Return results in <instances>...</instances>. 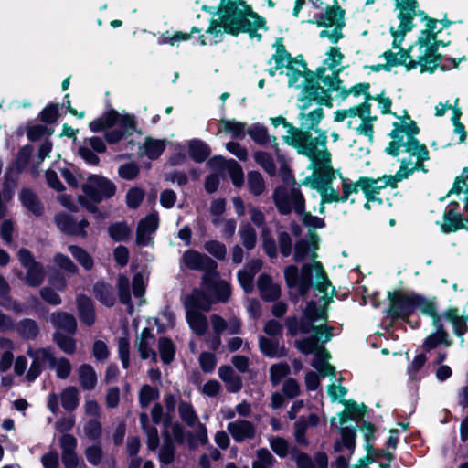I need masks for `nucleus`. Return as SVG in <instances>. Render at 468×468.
<instances>
[{
    "mask_svg": "<svg viewBox=\"0 0 468 468\" xmlns=\"http://www.w3.org/2000/svg\"><path fill=\"white\" fill-rule=\"evenodd\" d=\"M418 148H407L408 150H417ZM428 159L427 148H420L419 152L409 151V157L401 160V165L394 176H383L378 178L367 176L360 177L355 183H348L347 180L341 176L343 184L342 202H346L349 196L357 193L361 189L368 201H378L379 204L382 200L378 197L379 191L387 186L392 188L397 187L398 183L407 178L415 170L422 169V162Z\"/></svg>",
    "mask_w": 468,
    "mask_h": 468,
    "instance_id": "obj_1",
    "label": "nucleus"
},
{
    "mask_svg": "<svg viewBox=\"0 0 468 468\" xmlns=\"http://www.w3.org/2000/svg\"><path fill=\"white\" fill-rule=\"evenodd\" d=\"M344 55L338 48L332 47L326 52V58L323 65L317 69L316 77L318 85H311L304 88L302 97L300 109L307 110L313 102L318 105H326L331 107L330 91L340 90L341 80L339 73L342 70V61Z\"/></svg>",
    "mask_w": 468,
    "mask_h": 468,
    "instance_id": "obj_2",
    "label": "nucleus"
},
{
    "mask_svg": "<svg viewBox=\"0 0 468 468\" xmlns=\"http://www.w3.org/2000/svg\"><path fill=\"white\" fill-rule=\"evenodd\" d=\"M300 154L305 155L310 160L308 168L312 169L301 185L310 186L317 190L321 195L319 212H324V204L331 202H342V196L332 187V182L335 179L336 170L331 164V154L327 148H298Z\"/></svg>",
    "mask_w": 468,
    "mask_h": 468,
    "instance_id": "obj_3",
    "label": "nucleus"
},
{
    "mask_svg": "<svg viewBox=\"0 0 468 468\" xmlns=\"http://www.w3.org/2000/svg\"><path fill=\"white\" fill-rule=\"evenodd\" d=\"M93 132L108 129L105 138L108 144H113L127 139L128 144L138 146H163L164 142L144 136L142 132L136 129V121L133 115H121L115 110H110L100 118L90 123Z\"/></svg>",
    "mask_w": 468,
    "mask_h": 468,
    "instance_id": "obj_4",
    "label": "nucleus"
},
{
    "mask_svg": "<svg viewBox=\"0 0 468 468\" xmlns=\"http://www.w3.org/2000/svg\"><path fill=\"white\" fill-rule=\"evenodd\" d=\"M265 20L254 13L244 1L229 2L222 10L219 20H213L207 33L218 36L223 32L237 35L247 32L250 37L261 28H265Z\"/></svg>",
    "mask_w": 468,
    "mask_h": 468,
    "instance_id": "obj_5",
    "label": "nucleus"
},
{
    "mask_svg": "<svg viewBox=\"0 0 468 468\" xmlns=\"http://www.w3.org/2000/svg\"><path fill=\"white\" fill-rule=\"evenodd\" d=\"M322 326V334L314 333L311 336L296 340L295 346L304 355H314L312 366L319 371L322 377H334L335 369L328 362L331 356L330 353L320 344V341L324 343L331 340L333 328L327 326L326 323L323 324Z\"/></svg>",
    "mask_w": 468,
    "mask_h": 468,
    "instance_id": "obj_6",
    "label": "nucleus"
},
{
    "mask_svg": "<svg viewBox=\"0 0 468 468\" xmlns=\"http://www.w3.org/2000/svg\"><path fill=\"white\" fill-rule=\"evenodd\" d=\"M272 198L281 214L288 215L293 209L302 215L303 222L309 228V231L315 232L316 229L324 226V219L304 212L305 201L299 188L293 187L288 191L284 186H279L274 190Z\"/></svg>",
    "mask_w": 468,
    "mask_h": 468,
    "instance_id": "obj_7",
    "label": "nucleus"
},
{
    "mask_svg": "<svg viewBox=\"0 0 468 468\" xmlns=\"http://www.w3.org/2000/svg\"><path fill=\"white\" fill-rule=\"evenodd\" d=\"M319 237L318 235L310 230L309 231V242L305 240H300L295 244L294 247V261H302L308 255H311L312 264L310 267L314 270L315 281L314 288L320 292L324 293V298H327L329 295L334 296L335 288L332 286L321 262L315 259L317 257L316 250L318 249Z\"/></svg>",
    "mask_w": 468,
    "mask_h": 468,
    "instance_id": "obj_8",
    "label": "nucleus"
},
{
    "mask_svg": "<svg viewBox=\"0 0 468 468\" xmlns=\"http://www.w3.org/2000/svg\"><path fill=\"white\" fill-rule=\"evenodd\" d=\"M332 298L333 296L329 295L324 299L323 295L322 300L324 303L320 306L314 301L309 302L300 321L295 317L288 318L286 320L288 333L292 336L298 333L308 334L313 332L322 334V324L327 322L326 304Z\"/></svg>",
    "mask_w": 468,
    "mask_h": 468,
    "instance_id": "obj_9",
    "label": "nucleus"
},
{
    "mask_svg": "<svg viewBox=\"0 0 468 468\" xmlns=\"http://www.w3.org/2000/svg\"><path fill=\"white\" fill-rule=\"evenodd\" d=\"M427 37V35L420 33L417 42L408 49V70L420 67L421 72L433 71L439 66L441 55L438 54V42L428 41Z\"/></svg>",
    "mask_w": 468,
    "mask_h": 468,
    "instance_id": "obj_10",
    "label": "nucleus"
},
{
    "mask_svg": "<svg viewBox=\"0 0 468 468\" xmlns=\"http://www.w3.org/2000/svg\"><path fill=\"white\" fill-rule=\"evenodd\" d=\"M82 190L85 196H79V202L90 212L95 213L97 207L94 203L112 197L115 194L116 186L105 177L92 176L82 186Z\"/></svg>",
    "mask_w": 468,
    "mask_h": 468,
    "instance_id": "obj_11",
    "label": "nucleus"
},
{
    "mask_svg": "<svg viewBox=\"0 0 468 468\" xmlns=\"http://www.w3.org/2000/svg\"><path fill=\"white\" fill-rule=\"evenodd\" d=\"M395 9L399 11L397 18L399 24L390 27L391 36L394 37V47L403 42L406 34L413 28V19L419 11L418 0H393Z\"/></svg>",
    "mask_w": 468,
    "mask_h": 468,
    "instance_id": "obj_12",
    "label": "nucleus"
},
{
    "mask_svg": "<svg viewBox=\"0 0 468 468\" xmlns=\"http://www.w3.org/2000/svg\"><path fill=\"white\" fill-rule=\"evenodd\" d=\"M303 21L324 26L325 28L320 32L319 36L322 38L327 37L331 43H337L344 37L342 29L345 27V11L341 7L332 8L327 13Z\"/></svg>",
    "mask_w": 468,
    "mask_h": 468,
    "instance_id": "obj_13",
    "label": "nucleus"
},
{
    "mask_svg": "<svg viewBox=\"0 0 468 468\" xmlns=\"http://www.w3.org/2000/svg\"><path fill=\"white\" fill-rule=\"evenodd\" d=\"M420 129L410 116L401 119L399 122H394V129L390 135L393 141L389 146H420L416 138Z\"/></svg>",
    "mask_w": 468,
    "mask_h": 468,
    "instance_id": "obj_14",
    "label": "nucleus"
},
{
    "mask_svg": "<svg viewBox=\"0 0 468 468\" xmlns=\"http://www.w3.org/2000/svg\"><path fill=\"white\" fill-rule=\"evenodd\" d=\"M18 259L21 265L26 269L25 282L31 287H38L45 280V270L41 263L35 261L32 253L21 249L18 251Z\"/></svg>",
    "mask_w": 468,
    "mask_h": 468,
    "instance_id": "obj_15",
    "label": "nucleus"
},
{
    "mask_svg": "<svg viewBox=\"0 0 468 468\" xmlns=\"http://www.w3.org/2000/svg\"><path fill=\"white\" fill-rule=\"evenodd\" d=\"M201 284L213 300V303H226L230 297V286L226 281L218 278L217 269L214 273L203 274Z\"/></svg>",
    "mask_w": 468,
    "mask_h": 468,
    "instance_id": "obj_16",
    "label": "nucleus"
},
{
    "mask_svg": "<svg viewBox=\"0 0 468 468\" xmlns=\"http://www.w3.org/2000/svg\"><path fill=\"white\" fill-rule=\"evenodd\" d=\"M27 355L31 358L32 362L26 374V378L29 382H33L42 372L46 363L51 366L54 362V356L49 348H34L28 346Z\"/></svg>",
    "mask_w": 468,
    "mask_h": 468,
    "instance_id": "obj_17",
    "label": "nucleus"
},
{
    "mask_svg": "<svg viewBox=\"0 0 468 468\" xmlns=\"http://www.w3.org/2000/svg\"><path fill=\"white\" fill-rule=\"evenodd\" d=\"M286 75L288 76V83L291 87H303V90H304L307 86L318 85L317 80H314L309 78L311 72L307 70L306 64L297 58H292L290 64H286Z\"/></svg>",
    "mask_w": 468,
    "mask_h": 468,
    "instance_id": "obj_18",
    "label": "nucleus"
},
{
    "mask_svg": "<svg viewBox=\"0 0 468 468\" xmlns=\"http://www.w3.org/2000/svg\"><path fill=\"white\" fill-rule=\"evenodd\" d=\"M181 262L189 270L200 271L204 274L214 273L218 268L217 262L206 254L196 250H186L181 259Z\"/></svg>",
    "mask_w": 468,
    "mask_h": 468,
    "instance_id": "obj_19",
    "label": "nucleus"
},
{
    "mask_svg": "<svg viewBox=\"0 0 468 468\" xmlns=\"http://www.w3.org/2000/svg\"><path fill=\"white\" fill-rule=\"evenodd\" d=\"M271 122L274 127L282 125L286 129L285 134L282 135L284 144L291 146H306V143L310 137L307 132L294 127L282 116L271 118Z\"/></svg>",
    "mask_w": 468,
    "mask_h": 468,
    "instance_id": "obj_20",
    "label": "nucleus"
},
{
    "mask_svg": "<svg viewBox=\"0 0 468 468\" xmlns=\"http://www.w3.org/2000/svg\"><path fill=\"white\" fill-rule=\"evenodd\" d=\"M227 431L238 443L253 440L257 434L256 425L242 419L229 422Z\"/></svg>",
    "mask_w": 468,
    "mask_h": 468,
    "instance_id": "obj_21",
    "label": "nucleus"
},
{
    "mask_svg": "<svg viewBox=\"0 0 468 468\" xmlns=\"http://www.w3.org/2000/svg\"><path fill=\"white\" fill-rule=\"evenodd\" d=\"M55 223L66 234L80 236L82 238L87 236L85 228L89 226V222L86 219L76 221L70 215L61 213L55 217Z\"/></svg>",
    "mask_w": 468,
    "mask_h": 468,
    "instance_id": "obj_22",
    "label": "nucleus"
},
{
    "mask_svg": "<svg viewBox=\"0 0 468 468\" xmlns=\"http://www.w3.org/2000/svg\"><path fill=\"white\" fill-rule=\"evenodd\" d=\"M388 298L390 302L388 313L393 317L407 316L412 312L414 306L412 297L399 292H388Z\"/></svg>",
    "mask_w": 468,
    "mask_h": 468,
    "instance_id": "obj_23",
    "label": "nucleus"
},
{
    "mask_svg": "<svg viewBox=\"0 0 468 468\" xmlns=\"http://www.w3.org/2000/svg\"><path fill=\"white\" fill-rule=\"evenodd\" d=\"M158 215L151 213L139 221L136 232V243L139 246H146L152 242V234L158 227Z\"/></svg>",
    "mask_w": 468,
    "mask_h": 468,
    "instance_id": "obj_24",
    "label": "nucleus"
},
{
    "mask_svg": "<svg viewBox=\"0 0 468 468\" xmlns=\"http://www.w3.org/2000/svg\"><path fill=\"white\" fill-rule=\"evenodd\" d=\"M155 337L149 328L143 329L136 336L135 346L142 359L151 358L153 362L157 361V354L153 349Z\"/></svg>",
    "mask_w": 468,
    "mask_h": 468,
    "instance_id": "obj_25",
    "label": "nucleus"
},
{
    "mask_svg": "<svg viewBox=\"0 0 468 468\" xmlns=\"http://www.w3.org/2000/svg\"><path fill=\"white\" fill-rule=\"evenodd\" d=\"M184 304L186 310L207 312L213 304V300H211V297L204 288L195 289L190 294L186 296Z\"/></svg>",
    "mask_w": 468,
    "mask_h": 468,
    "instance_id": "obj_26",
    "label": "nucleus"
},
{
    "mask_svg": "<svg viewBox=\"0 0 468 468\" xmlns=\"http://www.w3.org/2000/svg\"><path fill=\"white\" fill-rule=\"evenodd\" d=\"M208 165L214 168H226L236 186L243 184V172L240 165L234 160L225 161L219 156L214 157L208 161Z\"/></svg>",
    "mask_w": 468,
    "mask_h": 468,
    "instance_id": "obj_27",
    "label": "nucleus"
},
{
    "mask_svg": "<svg viewBox=\"0 0 468 468\" xmlns=\"http://www.w3.org/2000/svg\"><path fill=\"white\" fill-rule=\"evenodd\" d=\"M258 288L261 296L263 300L268 302L275 301L280 297V286L274 283L271 278L267 274H261L258 278Z\"/></svg>",
    "mask_w": 468,
    "mask_h": 468,
    "instance_id": "obj_28",
    "label": "nucleus"
},
{
    "mask_svg": "<svg viewBox=\"0 0 468 468\" xmlns=\"http://www.w3.org/2000/svg\"><path fill=\"white\" fill-rule=\"evenodd\" d=\"M254 143L265 146H278L277 138L269 134L265 126L261 123H254L247 130Z\"/></svg>",
    "mask_w": 468,
    "mask_h": 468,
    "instance_id": "obj_29",
    "label": "nucleus"
},
{
    "mask_svg": "<svg viewBox=\"0 0 468 468\" xmlns=\"http://www.w3.org/2000/svg\"><path fill=\"white\" fill-rule=\"evenodd\" d=\"M77 307L81 322L88 326H91L95 323L96 318L91 299L83 294L79 295L77 297Z\"/></svg>",
    "mask_w": 468,
    "mask_h": 468,
    "instance_id": "obj_30",
    "label": "nucleus"
},
{
    "mask_svg": "<svg viewBox=\"0 0 468 468\" xmlns=\"http://www.w3.org/2000/svg\"><path fill=\"white\" fill-rule=\"evenodd\" d=\"M392 48L398 49V51L388 50L384 52L382 57L386 61V65L382 68L389 69L391 67L404 65L407 68V64L410 60L409 51L401 48V43L399 47H394V41L392 42Z\"/></svg>",
    "mask_w": 468,
    "mask_h": 468,
    "instance_id": "obj_31",
    "label": "nucleus"
},
{
    "mask_svg": "<svg viewBox=\"0 0 468 468\" xmlns=\"http://www.w3.org/2000/svg\"><path fill=\"white\" fill-rule=\"evenodd\" d=\"M79 382L83 390H93L98 383V376L90 364H82L77 370Z\"/></svg>",
    "mask_w": 468,
    "mask_h": 468,
    "instance_id": "obj_32",
    "label": "nucleus"
},
{
    "mask_svg": "<svg viewBox=\"0 0 468 468\" xmlns=\"http://www.w3.org/2000/svg\"><path fill=\"white\" fill-rule=\"evenodd\" d=\"M341 403L346 406L345 410L339 413L340 424L344 425L348 420H355L362 418L367 413V406L364 404L358 405L356 401L341 399Z\"/></svg>",
    "mask_w": 468,
    "mask_h": 468,
    "instance_id": "obj_33",
    "label": "nucleus"
},
{
    "mask_svg": "<svg viewBox=\"0 0 468 468\" xmlns=\"http://www.w3.org/2000/svg\"><path fill=\"white\" fill-rule=\"evenodd\" d=\"M434 331L431 332L423 343V348L427 351L435 348L439 344L450 346L452 342L449 335L444 330L442 324L433 325Z\"/></svg>",
    "mask_w": 468,
    "mask_h": 468,
    "instance_id": "obj_34",
    "label": "nucleus"
},
{
    "mask_svg": "<svg viewBox=\"0 0 468 468\" xmlns=\"http://www.w3.org/2000/svg\"><path fill=\"white\" fill-rule=\"evenodd\" d=\"M218 376L229 392H238L241 388V378L230 366H221L218 368Z\"/></svg>",
    "mask_w": 468,
    "mask_h": 468,
    "instance_id": "obj_35",
    "label": "nucleus"
},
{
    "mask_svg": "<svg viewBox=\"0 0 468 468\" xmlns=\"http://www.w3.org/2000/svg\"><path fill=\"white\" fill-rule=\"evenodd\" d=\"M50 322L58 328L69 334H74L77 329L75 317L67 312H56L50 315Z\"/></svg>",
    "mask_w": 468,
    "mask_h": 468,
    "instance_id": "obj_36",
    "label": "nucleus"
},
{
    "mask_svg": "<svg viewBox=\"0 0 468 468\" xmlns=\"http://www.w3.org/2000/svg\"><path fill=\"white\" fill-rule=\"evenodd\" d=\"M370 115V104L367 101L359 106L351 107L347 110H341L335 112V121L343 122L347 118L359 117L361 120Z\"/></svg>",
    "mask_w": 468,
    "mask_h": 468,
    "instance_id": "obj_37",
    "label": "nucleus"
},
{
    "mask_svg": "<svg viewBox=\"0 0 468 468\" xmlns=\"http://www.w3.org/2000/svg\"><path fill=\"white\" fill-rule=\"evenodd\" d=\"M292 59V58L283 46L278 47L275 54L269 60L271 67L268 72L270 76L273 77L278 70H282L284 67L286 68V64H290Z\"/></svg>",
    "mask_w": 468,
    "mask_h": 468,
    "instance_id": "obj_38",
    "label": "nucleus"
},
{
    "mask_svg": "<svg viewBox=\"0 0 468 468\" xmlns=\"http://www.w3.org/2000/svg\"><path fill=\"white\" fill-rule=\"evenodd\" d=\"M261 351L270 357H282L286 356L283 346H280L278 339L261 336L259 340Z\"/></svg>",
    "mask_w": 468,
    "mask_h": 468,
    "instance_id": "obj_39",
    "label": "nucleus"
},
{
    "mask_svg": "<svg viewBox=\"0 0 468 468\" xmlns=\"http://www.w3.org/2000/svg\"><path fill=\"white\" fill-rule=\"evenodd\" d=\"M95 298L102 304L111 307L115 303V295L112 287L104 282H98L93 286Z\"/></svg>",
    "mask_w": 468,
    "mask_h": 468,
    "instance_id": "obj_40",
    "label": "nucleus"
},
{
    "mask_svg": "<svg viewBox=\"0 0 468 468\" xmlns=\"http://www.w3.org/2000/svg\"><path fill=\"white\" fill-rule=\"evenodd\" d=\"M186 320L190 328L197 335H203L208 328L207 317L197 310H186Z\"/></svg>",
    "mask_w": 468,
    "mask_h": 468,
    "instance_id": "obj_41",
    "label": "nucleus"
},
{
    "mask_svg": "<svg viewBox=\"0 0 468 468\" xmlns=\"http://www.w3.org/2000/svg\"><path fill=\"white\" fill-rule=\"evenodd\" d=\"M17 334L27 340H34L39 334V327L33 319L25 318L15 324Z\"/></svg>",
    "mask_w": 468,
    "mask_h": 468,
    "instance_id": "obj_42",
    "label": "nucleus"
},
{
    "mask_svg": "<svg viewBox=\"0 0 468 468\" xmlns=\"http://www.w3.org/2000/svg\"><path fill=\"white\" fill-rule=\"evenodd\" d=\"M59 399L62 407L67 411L71 412L75 410L80 401L78 388L73 386L65 388L59 395Z\"/></svg>",
    "mask_w": 468,
    "mask_h": 468,
    "instance_id": "obj_43",
    "label": "nucleus"
},
{
    "mask_svg": "<svg viewBox=\"0 0 468 468\" xmlns=\"http://www.w3.org/2000/svg\"><path fill=\"white\" fill-rule=\"evenodd\" d=\"M20 199L23 205L36 216H40L44 211V207L39 201L37 196L30 189H23L20 194Z\"/></svg>",
    "mask_w": 468,
    "mask_h": 468,
    "instance_id": "obj_44",
    "label": "nucleus"
},
{
    "mask_svg": "<svg viewBox=\"0 0 468 468\" xmlns=\"http://www.w3.org/2000/svg\"><path fill=\"white\" fill-rule=\"evenodd\" d=\"M175 459V445L168 432L164 433V441L159 452V460L164 464H170Z\"/></svg>",
    "mask_w": 468,
    "mask_h": 468,
    "instance_id": "obj_45",
    "label": "nucleus"
},
{
    "mask_svg": "<svg viewBox=\"0 0 468 468\" xmlns=\"http://www.w3.org/2000/svg\"><path fill=\"white\" fill-rule=\"evenodd\" d=\"M179 416L181 420L189 427L194 428L198 423L199 419L193 406L186 401H180L178 406Z\"/></svg>",
    "mask_w": 468,
    "mask_h": 468,
    "instance_id": "obj_46",
    "label": "nucleus"
},
{
    "mask_svg": "<svg viewBox=\"0 0 468 468\" xmlns=\"http://www.w3.org/2000/svg\"><path fill=\"white\" fill-rule=\"evenodd\" d=\"M463 227L462 217L453 209L444 213L441 229L444 232H452Z\"/></svg>",
    "mask_w": 468,
    "mask_h": 468,
    "instance_id": "obj_47",
    "label": "nucleus"
},
{
    "mask_svg": "<svg viewBox=\"0 0 468 468\" xmlns=\"http://www.w3.org/2000/svg\"><path fill=\"white\" fill-rule=\"evenodd\" d=\"M276 460L271 452L266 448L257 450L255 459L252 462V468H271Z\"/></svg>",
    "mask_w": 468,
    "mask_h": 468,
    "instance_id": "obj_48",
    "label": "nucleus"
},
{
    "mask_svg": "<svg viewBox=\"0 0 468 468\" xmlns=\"http://www.w3.org/2000/svg\"><path fill=\"white\" fill-rule=\"evenodd\" d=\"M53 133L52 129L43 124H35L28 126L27 129V136L32 143L40 142L50 136Z\"/></svg>",
    "mask_w": 468,
    "mask_h": 468,
    "instance_id": "obj_49",
    "label": "nucleus"
},
{
    "mask_svg": "<svg viewBox=\"0 0 468 468\" xmlns=\"http://www.w3.org/2000/svg\"><path fill=\"white\" fill-rule=\"evenodd\" d=\"M158 349L162 361L165 364H170L174 360L175 346L173 342L167 337H161L158 340Z\"/></svg>",
    "mask_w": 468,
    "mask_h": 468,
    "instance_id": "obj_50",
    "label": "nucleus"
},
{
    "mask_svg": "<svg viewBox=\"0 0 468 468\" xmlns=\"http://www.w3.org/2000/svg\"><path fill=\"white\" fill-rule=\"evenodd\" d=\"M248 187L255 196H260L264 192L265 183L259 172L252 171L248 174Z\"/></svg>",
    "mask_w": 468,
    "mask_h": 468,
    "instance_id": "obj_51",
    "label": "nucleus"
},
{
    "mask_svg": "<svg viewBox=\"0 0 468 468\" xmlns=\"http://www.w3.org/2000/svg\"><path fill=\"white\" fill-rule=\"evenodd\" d=\"M239 235L242 244L247 250H252L256 245L257 235L255 229L250 224L240 226Z\"/></svg>",
    "mask_w": 468,
    "mask_h": 468,
    "instance_id": "obj_52",
    "label": "nucleus"
},
{
    "mask_svg": "<svg viewBox=\"0 0 468 468\" xmlns=\"http://www.w3.org/2000/svg\"><path fill=\"white\" fill-rule=\"evenodd\" d=\"M69 250L72 254V256L76 259V261L83 266L86 270H90L93 267V260L90 255L84 250L82 248L70 245L69 246Z\"/></svg>",
    "mask_w": 468,
    "mask_h": 468,
    "instance_id": "obj_53",
    "label": "nucleus"
},
{
    "mask_svg": "<svg viewBox=\"0 0 468 468\" xmlns=\"http://www.w3.org/2000/svg\"><path fill=\"white\" fill-rule=\"evenodd\" d=\"M109 235L115 241L125 240L131 234V229L125 222H116L108 229Z\"/></svg>",
    "mask_w": 468,
    "mask_h": 468,
    "instance_id": "obj_54",
    "label": "nucleus"
},
{
    "mask_svg": "<svg viewBox=\"0 0 468 468\" xmlns=\"http://www.w3.org/2000/svg\"><path fill=\"white\" fill-rule=\"evenodd\" d=\"M314 270L310 267L309 264H304L301 270V278L297 283L298 291L301 295L304 296L308 290L310 289L312 283V272Z\"/></svg>",
    "mask_w": 468,
    "mask_h": 468,
    "instance_id": "obj_55",
    "label": "nucleus"
},
{
    "mask_svg": "<svg viewBox=\"0 0 468 468\" xmlns=\"http://www.w3.org/2000/svg\"><path fill=\"white\" fill-rule=\"evenodd\" d=\"M54 341L66 354H73L76 350L75 340L62 333L57 332L53 335Z\"/></svg>",
    "mask_w": 468,
    "mask_h": 468,
    "instance_id": "obj_56",
    "label": "nucleus"
},
{
    "mask_svg": "<svg viewBox=\"0 0 468 468\" xmlns=\"http://www.w3.org/2000/svg\"><path fill=\"white\" fill-rule=\"evenodd\" d=\"M290 367L286 363L272 365L270 368V379L273 386H277L282 378L289 375Z\"/></svg>",
    "mask_w": 468,
    "mask_h": 468,
    "instance_id": "obj_57",
    "label": "nucleus"
},
{
    "mask_svg": "<svg viewBox=\"0 0 468 468\" xmlns=\"http://www.w3.org/2000/svg\"><path fill=\"white\" fill-rule=\"evenodd\" d=\"M51 368H55L57 377L60 379L67 378L71 372L72 367L68 358L60 357L57 359L54 356V362L51 363Z\"/></svg>",
    "mask_w": 468,
    "mask_h": 468,
    "instance_id": "obj_58",
    "label": "nucleus"
},
{
    "mask_svg": "<svg viewBox=\"0 0 468 468\" xmlns=\"http://www.w3.org/2000/svg\"><path fill=\"white\" fill-rule=\"evenodd\" d=\"M323 118L324 110L321 107H318L308 113H300V119L303 122V124H305L309 129H312L314 126H316Z\"/></svg>",
    "mask_w": 468,
    "mask_h": 468,
    "instance_id": "obj_59",
    "label": "nucleus"
},
{
    "mask_svg": "<svg viewBox=\"0 0 468 468\" xmlns=\"http://www.w3.org/2000/svg\"><path fill=\"white\" fill-rule=\"evenodd\" d=\"M256 162L270 175L276 173V166L269 154L263 151H257L254 154Z\"/></svg>",
    "mask_w": 468,
    "mask_h": 468,
    "instance_id": "obj_60",
    "label": "nucleus"
},
{
    "mask_svg": "<svg viewBox=\"0 0 468 468\" xmlns=\"http://www.w3.org/2000/svg\"><path fill=\"white\" fill-rule=\"evenodd\" d=\"M117 288L121 303L123 304H130L131 293L129 279L123 275H120L118 278Z\"/></svg>",
    "mask_w": 468,
    "mask_h": 468,
    "instance_id": "obj_61",
    "label": "nucleus"
},
{
    "mask_svg": "<svg viewBox=\"0 0 468 468\" xmlns=\"http://www.w3.org/2000/svg\"><path fill=\"white\" fill-rule=\"evenodd\" d=\"M225 131L230 133L234 138H243L247 133L246 125L236 121H223L221 122Z\"/></svg>",
    "mask_w": 468,
    "mask_h": 468,
    "instance_id": "obj_62",
    "label": "nucleus"
},
{
    "mask_svg": "<svg viewBox=\"0 0 468 468\" xmlns=\"http://www.w3.org/2000/svg\"><path fill=\"white\" fill-rule=\"evenodd\" d=\"M204 249L218 260H224L227 254L226 246L218 240L207 241Z\"/></svg>",
    "mask_w": 468,
    "mask_h": 468,
    "instance_id": "obj_63",
    "label": "nucleus"
},
{
    "mask_svg": "<svg viewBox=\"0 0 468 468\" xmlns=\"http://www.w3.org/2000/svg\"><path fill=\"white\" fill-rule=\"evenodd\" d=\"M291 453L297 468H315L314 461L307 453L300 452L296 448H292Z\"/></svg>",
    "mask_w": 468,
    "mask_h": 468,
    "instance_id": "obj_64",
    "label": "nucleus"
}]
</instances>
